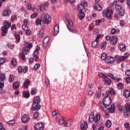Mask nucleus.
I'll list each match as a JSON object with an SVG mask.
<instances>
[{
    "mask_svg": "<svg viewBox=\"0 0 130 130\" xmlns=\"http://www.w3.org/2000/svg\"><path fill=\"white\" fill-rule=\"evenodd\" d=\"M94 113L92 112L90 114V115L88 119V121H89V122H93V121H94V123H97V122H98V121L100 120V117L101 115L100 114V113H98L95 115V117H94Z\"/></svg>",
    "mask_w": 130,
    "mask_h": 130,
    "instance_id": "f257e3e1",
    "label": "nucleus"
},
{
    "mask_svg": "<svg viewBox=\"0 0 130 130\" xmlns=\"http://www.w3.org/2000/svg\"><path fill=\"white\" fill-rule=\"evenodd\" d=\"M30 51V49H28V47H24L23 48V49L22 50V53H21V58L22 60H25V59L26 57H25V55L26 54H28Z\"/></svg>",
    "mask_w": 130,
    "mask_h": 130,
    "instance_id": "f03ea898",
    "label": "nucleus"
},
{
    "mask_svg": "<svg viewBox=\"0 0 130 130\" xmlns=\"http://www.w3.org/2000/svg\"><path fill=\"white\" fill-rule=\"evenodd\" d=\"M111 104V99L110 96L106 95L103 99V105L105 106H109Z\"/></svg>",
    "mask_w": 130,
    "mask_h": 130,
    "instance_id": "7ed1b4c3",
    "label": "nucleus"
},
{
    "mask_svg": "<svg viewBox=\"0 0 130 130\" xmlns=\"http://www.w3.org/2000/svg\"><path fill=\"white\" fill-rule=\"evenodd\" d=\"M115 9L120 17H122L124 15V10L120 5H116L115 6Z\"/></svg>",
    "mask_w": 130,
    "mask_h": 130,
    "instance_id": "20e7f679",
    "label": "nucleus"
},
{
    "mask_svg": "<svg viewBox=\"0 0 130 130\" xmlns=\"http://www.w3.org/2000/svg\"><path fill=\"white\" fill-rule=\"evenodd\" d=\"M48 5H49V3L47 2V3H45L44 5H39L37 7V11L45 12V11H46V8H47V7H48Z\"/></svg>",
    "mask_w": 130,
    "mask_h": 130,
    "instance_id": "39448f33",
    "label": "nucleus"
},
{
    "mask_svg": "<svg viewBox=\"0 0 130 130\" xmlns=\"http://www.w3.org/2000/svg\"><path fill=\"white\" fill-rule=\"evenodd\" d=\"M51 22V17H50V16L48 14H46L44 16V18L43 19V25H44V24H50V23Z\"/></svg>",
    "mask_w": 130,
    "mask_h": 130,
    "instance_id": "423d86ee",
    "label": "nucleus"
},
{
    "mask_svg": "<svg viewBox=\"0 0 130 130\" xmlns=\"http://www.w3.org/2000/svg\"><path fill=\"white\" fill-rule=\"evenodd\" d=\"M67 22L69 24V25H67L68 29L70 31V32H72V33H75L76 32V30L72 29L73 26H74V23H73V21L70 19L67 20Z\"/></svg>",
    "mask_w": 130,
    "mask_h": 130,
    "instance_id": "0eeeda50",
    "label": "nucleus"
},
{
    "mask_svg": "<svg viewBox=\"0 0 130 130\" xmlns=\"http://www.w3.org/2000/svg\"><path fill=\"white\" fill-rule=\"evenodd\" d=\"M59 124L64 125V126H66V127L68 126H71V123H69V124L68 123V121H66V119H64V118L60 119L59 120Z\"/></svg>",
    "mask_w": 130,
    "mask_h": 130,
    "instance_id": "6e6552de",
    "label": "nucleus"
},
{
    "mask_svg": "<svg viewBox=\"0 0 130 130\" xmlns=\"http://www.w3.org/2000/svg\"><path fill=\"white\" fill-rule=\"evenodd\" d=\"M11 27V23H9L7 22V20H5L3 23V26L1 27L2 31H4V30H7Z\"/></svg>",
    "mask_w": 130,
    "mask_h": 130,
    "instance_id": "1a4fd4ad",
    "label": "nucleus"
},
{
    "mask_svg": "<svg viewBox=\"0 0 130 130\" xmlns=\"http://www.w3.org/2000/svg\"><path fill=\"white\" fill-rule=\"evenodd\" d=\"M6 80V76L5 75L3 74L0 76V88L1 89H3L4 87H5V83L4 81Z\"/></svg>",
    "mask_w": 130,
    "mask_h": 130,
    "instance_id": "9d476101",
    "label": "nucleus"
},
{
    "mask_svg": "<svg viewBox=\"0 0 130 130\" xmlns=\"http://www.w3.org/2000/svg\"><path fill=\"white\" fill-rule=\"evenodd\" d=\"M40 108H41V106L39 104L34 103L31 107V110L32 111H37L39 110Z\"/></svg>",
    "mask_w": 130,
    "mask_h": 130,
    "instance_id": "9b49d317",
    "label": "nucleus"
},
{
    "mask_svg": "<svg viewBox=\"0 0 130 130\" xmlns=\"http://www.w3.org/2000/svg\"><path fill=\"white\" fill-rule=\"evenodd\" d=\"M35 129L36 130H44V125L42 122H39L35 126Z\"/></svg>",
    "mask_w": 130,
    "mask_h": 130,
    "instance_id": "f8f14e48",
    "label": "nucleus"
},
{
    "mask_svg": "<svg viewBox=\"0 0 130 130\" xmlns=\"http://www.w3.org/2000/svg\"><path fill=\"white\" fill-rule=\"evenodd\" d=\"M103 15L104 17H105L106 18H108V19H110V20H111V19L112 18L111 17V13H110V12L108 10L103 11Z\"/></svg>",
    "mask_w": 130,
    "mask_h": 130,
    "instance_id": "ddd939ff",
    "label": "nucleus"
},
{
    "mask_svg": "<svg viewBox=\"0 0 130 130\" xmlns=\"http://www.w3.org/2000/svg\"><path fill=\"white\" fill-rule=\"evenodd\" d=\"M48 43H49V37H46L44 39L43 41V45L44 48H46V47H47Z\"/></svg>",
    "mask_w": 130,
    "mask_h": 130,
    "instance_id": "4468645a",
    "label": "nucleus"
},
{
    "mask_svg": "<svg viewBox=\"0 0 130 130\" xmlns=\"http://www.w3.org/2000/svg\"><path fill=\"white\" fill-rule=\"evenodd\" d=\"M115 60L118 63L124 61V58H123V56H118V55H116L115 56Z\"/></svg>",
    "mask_w": 130,
    "mask_h": 130,
    "instance_id": "2eb2a0df",
    "label": "nucleus"
},
{
    "mask_svg": "<svg viewBox=\"0 0 130 130\" xmlns=\"http://www.w3.org/2000/svg\"><path fill=\"white\" fill-rule=\"evenodd\" d=\"M21 120L23 123H27L29 121V115L27 114L23 115L21 118Z\"/></svg>",
    "mask_w": 130,
    "mask_h": 130,
    "instance_id": "dca6fc26",
    "label": "nucleus"
},
{
    "mask_svg": "<svg viewBox=\"0 0 130 130\" xmlns=\"http://www.w3.org/2000/svg\"><path fill=\"white\" fill-rule=\"evenodd\" d=\"M105 62L107 63H113L114 62V58L111 56L107 57Z\"/></svg>",
    "mask_w": 130,
    "mask_h": 130,
    "instance_id": "f3484780",
    "label": "nucleus"
},
{
    "mask_svg": "<svg viewBox=\"0 0 130 130\" xmlns=\"http://www.w3.org/2000/svg\"><path fill=\"white\" fill-rule=\"evenodd\" d=\"M81 129L86 130L88 127V124L86 122H82L80 124Z\"/></svg>",
    "mask_w": 130,
    "mask_h": 130,
    "instance_id": "a211bd4d",
    "label": "nucleus"
},
{
    "mask_svg": "<svg viewBox=\"0 0 130 130\" xmlns=\"http://www.w3.org/2000/svg\"><path fill=\"white\" fill-rule=\"evenodd\" d=\"M111 43L113 45H115L117 43V37L115 36H113L111 40Z\"/></svg>",
    "mask_w": 130,
    "mask_h": 130,
    "instance_id": "6ab92c4d",
    "label": "nucleus"
},
{
    "mask_svg": "<svg viewBox=\"0 0 130 130\" xmlns=\"http://www.w3.org/2000/svg\"><path fill=\"white\" fill-rule=\"evenodd\" d=\"M108 110L109 113H113L114 111H115V106L114 105V104H112L111 107L109 108Z\"/></svg>",
    "mask_w": 130,
    "mask_h": 130,
    "instance_id": "aec40b11",
    "label": "nucleus"
},
{
    "mask_svg": "<svg viewBox=\"0 0 130 130\" xmlns=\"http://www.w3.org/2000/svg\"><path fill=\"white\" fill-rule=\"evenodd\" d=\"M58 32H59V25H56L54 28V35L56 36L57 34H58Z\"/></svg>",
    "mask_w": 130,
    "mask_h": 130,
    "instance_id": "412c9836",
    "label": "nucleus"
},
{
    "mask_svg": "<svg viewBox=\"0 0 130 130\" xmlns=\"http://www.w3.org/2000/svg\"><path fill=\"white\" fill-rule=\"evenodd\" d=\"M30 83L31 82H30V80H29V79H26L25 81L23 82V86L24 88H25V89L28 88Z\"/></svg>",
    "mask_w": 130,
    "mask_h": 130,
    "instance_id": "4be33fe9",
    "label": "nucleus"
},
{
    "mask_svg": "<svg viewBox=\"0 0 130 130\" xmlns=\"http://www.w3.org/2000/svg\"><path fill=\"white\" fill-rule=\"evenodd\" d=\"M78 11H79V12H83L85 13L86 12V9H85V7L82 6V5H78Z\"/></svg>",
    "mask_w": 130,
    "mask_h": 130,
    "instance_id": "5701e85b",
    "label": "nucleus"
},
{
    "mask_svg": "<svg viewBox=\"0 0 130 130\" xmlns=\"http://www.w3.org/2000/svg\"><path fill=\"white\" fill-rule=\"evenodd\" d=\"M11 14V11L9 10H5L3 12V16L4 17H8L10 16V14Z\"/></svg>",
    "mask_w": 130,
    "mask_h": 130,
    "instance_id": "b1692460",
    "label": "nucleus"
},
{
    "mask_svg": "<svg viewBox=\"0 0 130 130\" xmlns=\"http://www.w3.org/2000/svg\"><path fill=\"white\" fill-rule=\"evenodd\" d=\"M94 9L95 11H101L102 7L99 4H96L94 6Z\"/></svg>",
    "mask_w": 130,
    "mask_h": 130,
    "instance_id": "393cba45",
    "label": "nucleus"
},
{
    "mask_svg": "<svg viewBox=\"0 0 130 130\" xmlns=\"http://www.w3.org/2000/svg\"><path fill=\"white\" fill-rule=\"evenodd\" d=\"M36 25H40L42 27H43V26H44V24H43V20L41 21L39 18H37L36 20Z\"/></svg>",
    "mask_w": 130,
    "mask_h": 130,
    "instance_id": "a878e982",
    "label": "nucleus"
},
{
    "mask_svg": "<svg viewBox=\"0 0 130 130\" xmlns=\"http://www.w3.org/2000/svg\"><path fill=\"white\" fill-rule=\"evenodd\" d=\"M119 48L121 51H125V50L126 49V46H125V45L122 44L119 46Z\"/></svg>",
    "mask_w": 130,
    "mask_h": 130,
    "instance_id": "bb28decb",
    "label": "nucleus"
},
{
    "mask_svg": "<svg viewBox=\"0 0 130 130\" xmlns=\"http://www.w3.org/2000/svg\"><path fill=\"white\" fill-rule=\"evenodd\" d=\"M123 95L124 96V97H125V98H128V97H129L130 96V91L129 90H127V89H125Z\"/></svg>",
    "mask_w": 130,
    "mask_h": 130,
    "instance_id": "cd10ccee",
    "label": "nucleus"
},
{
    "mask_svg": "<svg viewBox=\"0 0 130 130\" xmlns=\"http://www.w3.org/2000/svg\"><path fill=\"white\" fill-rule=\"evenodd\" d=\"M40 102V98L37 96L34 98V103L39 104Z\"/></svg>",
    "mask_w": 130,
    "mask_h": 130,
    "instance_id": "c85d7f7f",
    "label": "nucleus"
},
{
    "mask_svg": "<svg viewBox=\"0 0 130 130\" xmlns=\"http://www.w3.org/2000/svg\"><path fill=\"white\" fill-rule=\"evenodd\" d=\"M103 81H104L105 83L107 85H110V84H111V80L107 78V77L106 78L104 79Z\"/></svg>",
    "mask_w": 130,
    "mask_h": 130,
    "instance_id": "c756f323",
    "label": "nucleus"
},
{
    "mask_svg": "<svg viewBox=\"0 0 130 130\" xmlns=\"http://www.w3.org/2000/svg\"><path fill=\"white\" fill-rule=\"evenodd\" d=\"M19 86H20V82H15L13 83V88L14 89H17L19 88Z\"/></svg>",
    "mask_w": 130,
    "mask_h": 130,
    "instance_id": "7c9ffc66",
    "label": "nucleus"
},
{
    "mask_svg": "<svg viewBox=\"0 0 130 130\" xmlns=\"http://www.w3.org/2000/svg\"><path fill=\"white\" fill-rule=\"evenodd\" d=\"M92 46L93 48H97L98 47V41L94 40L92 42Z\"/></svg>",
    "mask_w": 130,
    "mask_h": 130,
    "instance_id": "2f4dec72",
    "label": "nucleus"
},
{
    "mask_svg": "<svg viewBox=\"0 0 130 130\" xmlns=\"http://www.w3.org/2000/svg\"><path fill=\"white\" fill-rule=\"evenodd\" d=\"M22 95L24 98H29V97H30V94L27 91H23L22 92Z\"/></svg>",
    "mask_w": 130,
    "mask_h": 130,
    "instance_id": "473e14b6",
    "label": "nucleus"
},
{
    "mask_svg": "<svg viewBox=\"0 0 130 130\" xmlns=\"http://www.w3.org/2000/svg\"><path fill=\"white\" fill-rule=\"evenodd\" d=\"M84 12H79L78 13V17L80 19V20H82V19H84L85 18V14H84Z\"/></svg>",
    "mask_w": 130,
    "mask_h": 130,
    "instance_id": "72a5a7b5",
    "label": "nucleus"
},
{
    "mask_svg": "<svg viewBox=\"0 0 130 130\" xmlns=\"http://www.w3.org/2000/svg\"><path fill=\"white\" fill-rule=\"evenodd\" d=\"M25 46H26V47H27L28 49L30 50V48H32L33 47V45H32V43L29 44L28 42H26L24 43Z\"/></svg>",
    "mask_w": 130,
    "mask_h": 130,
    "instance_id": "f704fd0d",
    "label": "nucleus"
},
{
    "mask_svg": "<svg viewBox=\"0 0 130 130\" xmlns=\"http://www.w3.org/2000/svg\"><path fill=\"white\" fill-rule=\"evenodd\" d=\"M43 35H44V30L43 29H41L38 36L40 38H42V36H43Z\"/></svg>",
    "mask_w": 130,
    "mask_h": 130,
    "instance_id": "c9c22d12",
    "label": "nucleus"
},
{
    "mask_svg": "<svg viewBox=\"0 0 130 130\" xmlns=\"http://www.w3.org/2000/svg\"><path fill=\"white\" fill-rule=\"evenodd\" d=\"M11 64L13 67H16L17 66V59L16 58H13L11 60Z\"/></svg>",
    "mask_w": 130,
    "mask_h": 130,
    "instance_id": "e433bc0d",
    "label": "nucleus"
},
{
    "mask_svg": "<svg viewBox=\"0 0 130 130\" xmlns=\"http://www.w3.org/2000/svg\"><path fill=\"white\" fill-rule=\"evenodd\" d=\"M111 121H110V120H107L106 122V126L107 127H110V126H111Z\"/></svg>",
    "mask_w": 130,
    "mask_h": 130,
    "instance_id": "4c0bfd02",
    "label": "nucleus"
},
{
    "mask_svg": "<svg viewBox=\"0 0 130 130\" xmlns=\"http://www.w3.org/2000/svg\"><path fill=\"white\" fill-rule=\"evenodd\" d=\"M39 53V49H37V48L36 50L34 51V52L33 53V56L34 57L37 56V55H38Z\"/></svg>",
    "mask_w": 130,
    "mask_h": 130,
    "instance_id": "58836bf2",
    "label": "nucleus"
},
{
    "mask_svg": "<svg viewBox=\"0 0 130 130\" xmlns=\"http://www.w3.org/2000/svg\"><path fill=\"white\" fill-rule=\"evenodd\" d=\"M14 80H15V76H14V75H10L9 77V82H10V83L13 82V81H14Z\"/></svg>",
    "mask_w": 130,
    "mask_h": 130,
    "instance_id": "ea45409f",
    "label": "nucleus"
},
{
    "mask_svg": "<svg viewBox=\"0 0 130 130\" xmlns=\"http://www.w3.org/2000/svg\"><path fill=\"white\" fill-rule=\"evenodd\" d=\"M106 53H104L101 55V59H102V60H105L106 61V59L107 58V57H106Z\"/></svg>",
    "mask_w": 130,
    "mask_h": 130,
    "instance_id": "a19ab883",
    "label": "nucleus"
},
{
    "mask_svg": "<svg viewBox=\"0 0 130 130\" xmlns=\"http://www.w3.org/2000/svg\"><path fill=\"white\" fill-rule=\"evenodd\" d=\"M124 86V85L123 84V83L120 82L118 83V84L117 85V88L119 89H122L123 88V86Z\"/></svg>",
    "mask_w": 130,
    "mask_h": 130,
    "instance_id": "79ce46f5",
    "label": "nucleus"
},
{
    "mask_svg": "<svg viewBox=\"0 0 130 130\" xmlns=\"http://www.w3.org/2000/svg\"><path fill=\"white\" fill-rule=\"evenodd\" d=\"M106 42H104L102 43L101 46V48H102V49H105V48H106Z\"/></svg>",
    "mask_w": 130,
    "mask_h": 130,
    "instance_id": "37998d69",
    "label": "nucleus"
},
{
    "mask_svg": "<svg viewBox=\"0 0 130 130\" xmlns=\"http://www.w3.org/2000/svg\"><path fill=\"white\" fill-rule=\"evenodd\" d=\"M80 6H82V7L85 8V7H87V6H88V3H87V2L86 1L82 2H81Z\"/></svg>",
    "mask_w": 130,
    "mask_h": 130,
    "instance_id": "c03bdc74",
    "label": "nucleus"
},
{
    "mask_svg": "<svg viewBox=\"0 0 130 130\" xmlns=\"http://www.w3.org/2000/svg\"><path fill=\"white\" fill-rule=\"evenodd\" d=\"M37 15H38V13H37V12H35L31 15L30 18L31 19H34L37 17Z\"/></svg>",
    "mask_w": 130,
    "mask_h": 130,
    "instance_id": "a18cd8bd",
    "label": "nucleus"
},
{
    "mask_svg": "<svg viewBox=\"0 0 130 130\" xmlns=\"http://www.w3.org/2000/svg\"><path fill=\"white\" fill-rule=\"evenodd\" d=\"M40 67V64H39V63L36 64L34 67V71H37V70H38V69H39Z\"/></svg>",
    "mask_w": 130,
    "mask_h": 130,
    "instance_id": "49530a36",
    "label": "nucleus"
},
{
    "mask_svg": "<svg viewBox=\"0 0 130 130\" xmlns=\"http://www.w3.org/2000/svg\"><path fill=\"white\" fill-rule=\"evenodd\" d=\"M39 116V113L38 112H36L34 114V117L35 119H37L38 118V116Z\"/></svg>",
    "mask_w": 130,
    "mask_h": 130,
    "instance_id": "de8ad7c7",
    "label": "nucleus"
},
{
    "mask_svg": "<svg viewBox=\"0 0 130 130\" xmlns=\"http://www.w3.org/2000/svg\"><path fill=\"white\" fill-rule=\"evenodd\" d=\"M99 76L100 78H103V79H106L107 77V75L103 74V73H100L99 74Z\"/></svg>",
    "mask_w": 130,
    "mask_h": 130,
    "instance_id": "09e8293b",
    "label": "nucleus"
},
{
    "mask_svg": "<svg viewBox=\"0 0 130 130\" xmlns=\"http://www.w3.org/2000/svg\"><path fill=\"white\" fill-rule=\"evenodd\" d=\"M15 39L17 42H20V40H21V37L20 36V35H18L16 37H15Z\"/></svg>",
    "mask_w": 130,
    "mask_h": 130,
    "instance_id": "8fccbe9b",
    "label": "nucleus"
},
{
    "mask_svg": "<svg viewBox=\"0 0 130 130\" xmlns=\"http://www.w3.org/2000/svg\"><path fill=\"white\" fill-rule=\"evenodd\" d=\"M22 28L25 31H27L28 30V26L26 24H24L23 25H22Z\"/></svg>",
    "mask_w": 130,
    "mask_h": 130,
    "instance_id": "3c124183",
    "label": "nucleus"
},
{
    "mask_svg": "<svg viewBox=\"0 0 130 130\" xmlns=\"http://www.w3.org/2000/svg\"><path fill=\"white\" fill-rule=\"evenodd\" d=\"M37 93V90L36 89H32L31 91V95H35Z\"/></svg>",
    "mask_w": 130,
    "mask_h": 130,
    "instance_id": "603ef678",
    "label": "nucleus"
},
{
    "mask_svg": "<svg viewBox=\"0 0 130 130\" xmlns=\"http://www.w3.org/2000/svg\"><path fill=\"white\" fill-rule=\"evenodd\" d=\"M6 61V58H0V64H3Z\"/></svg>",
    "mask_w": 130,
    "mask_h": 130,
    "instance_id": "864d4df0",
    "label": "nucleus"
},
{
    "mask_svg": "<svg viewBox=\"0 0 130 130\" xmlns=\"http://www.w3.org/2000/svg\"><path fill=\"white\" fill-rule=\"evenodd\" d=\"M27 10H31L32 9V5H31V3H28L27 5Z\"/></svg>",
    "mask_w": 130,
    "mask_h": 130,
    "instance_id": "5fc2aeb1",
    "label": "nucleus"
},
{
    "mask_svg": "<svg viewBox=\"0 0 130 130\" xmlns=\"http://www.w3.org/2000/svg\"><path fill=\"white\" fill-rule=\"evenodd\" d=\"M7 123H8L9 125H13V124L15 123V121L13 120H10L8 122H7Z\"/></svg>",
    "mask_w": 130,
    "mask_h": 130,
    "instance_id": "6e6d98bb",
    "label": "nucleus"
},
{
    "mask_svg": "<svg viewBox=\"0 0 130 130\" xmlns=\"http://www.w3.org/2000/svg\"><path fill=\"white\" fill-rule=\"evenodd\" d=\"M103 21V20L101 19H99L98 20H97L96 22H95V25H96L97 26L100 25V23H101V21Z\"/></svg>",
    "mask_w": 130,
    "mask_h": 130,
    "instance_id": "4d7b16f0",
    "label": "nucleus"
},
{
    "mask_svg": "<svg viewBox=\"0 0 130 130\" xmlns=\"http://www.w3.org/2000/svg\"><path fill=\"white\" fill-rule=\"evenodd\" d=\"M93 34L95 35H99V30L98 29H95L94 30Z\"/></svg>",
    "mask_w": 130,
    "mask_h": 130,
    "instance_id": "13d9d810",
    "label": "nucleus"
},
{
    "mask_svg": "<svg viewBox=\"0 0 130 130\" xmlns=\"http://www.w3.org/2000/svg\"><path fill=\"white\" fill-rule=\"evenodd\" d=\"M31 33H32V31H31L30 30H27L26 31V35L27 36H29V35H31Z\"/></svg>",
    "mask_w": 130,
    "mask_h": 130,
    "instance_id": "bf43d9fd",
    "label": "nucleus"
},
{
    "mask_svg": "<svg viewBox=\"0 0 130 130\" xmlns=\"http://www.w3.org/2000/svg\"><path fill=\"white\" fill-rule=\"evenodd\" d=\"M128 56H129V53H126L124 55L123 57L124 58V59L125 60V58H126V57H128Z\"/></svg>",
    "mask_w": 130,
    "mask_h": 130,
    "instance_id": "052dcab7",
    "label": "nucleus"
},
{
    "mask_svg": "<svg viewBox=\"0 0 130 130\" xmlns=\"http://www.w3.org/2000/svg\"><path fill=\"white\" fill-rule=\"evenodd\" d=\"M114 81L115 82H119V81H120V80H121V78H117V77H115L114 79Z\"/></svg>",
    "mask_w": 130,
    "mask_h": 130,
    "instance_id": "680f3d73",
    "label": "nucleus"
},
{
    "mask_svg": "<svg viewBox=\"0 0 130 130\" xmlns=\"http://www.w3.org/2000/svg\"><path fill=\"white\" fill-rule=\"evenodd\" d=\"M125 75H126V76H127L128 77H129V76H130V70H127L125 71Z\"/></svg>",
    "mask_w": 130,
    "mask_h": 130,
    "instance_id": "e2e57ef3",
    "label": "nucleus"
},
{
    "mask_svg": "<svg viewBox=\"0 0 130 130\" xmlns=\"http://www.w3.org/2000/svg\"><path fill=\"white\" fill-rule=\"evenodd\" d=\"M111 33L112 34H115V33H116V29H115V28H112Z\"/></svg>",
    "mask_w": 130,
    "mask_h": 130,
    "instance_id": "0e129e2a",
    "label": "nucleus"
},
{
    "mask_svg": "<svg viewBox=\"0 0 130 130\" xmlns=\"http://www.w3.org/2000/svg\"><path fill=\"white\" fill-rule=\"evenodd\" d=\"M96 125H97V123H94V124L92 125V128L93 130H97V127H96Z\"/></svg>",
    "mask_w": 130,
    "mask_h": 130,
    "instance_id": "69168bd1",
    "label": "nucleus"
},
{
    "mask_svg": "<svg viewBox=\"0 0 130 130\" xmlns=\"http://www.w3.org/2000/svg\"><path fill=\"white\" fill-rule=\"evenodd\" d=\"M2 31H3L2 32V36H6V35H7V29H5Z\"/></svg>",
    "mask_w": 130,
    "mask_h": 130,
    "instance_id": "338daca9",
    "label": "nucleus"
},
{
    "mask_svg": "<svg viewBox=\"0 0 130 130\" xmlns=\"http://www.w3.org/2000/svg\"><path fill=\"white\" fill-rule=\"evenodd\" d=\"M125 81H126L127 84H129V83H130V77H127V78H126Z\"/></svg>",
    "mask_w": 130,
    "mask_h": 130,
    "instance_id": "774afa93",
    "label": "nucleus"
}]
</instances>
